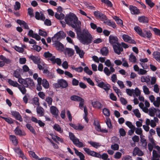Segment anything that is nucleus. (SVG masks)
Listing matches in <instances>:
<instances>
[{
  "mask_svg": "<svg viewBox=\"0 0 160 160\" xmlns=\"http://www.w3.org/2000/svg\"><path fill=\"white\" fill-rule=\"evenodd\" d=\"M81 28L80 27L75 30L78 39L84 45H88L91 43L93 40L92 35L87 30L84 29L81 30Z\"/></svg>",
  "mask_w": 160,
  "mask_h": 160,
  "instance_id": "1",
  "label": "nucleus"
},
{
  "mask_svg": "<svg viewBox=\"0 0 160 160\" xmlns=\"http://www.w3.org/2000/svg\"><path fill=\"white\" fill-rule=\"evenodd\" d=\"M65 21L67 24L74 28L75 31L77 29L81 27V22L78 20L77 16L73 13L70 12L67 14L65 17Z\"/></svg>",
  "mask_w": 160,
  "mask_h": 160,
  "instance_id": "2",
  "label": "nucleus"
},
{
  "mask_svg": "<svg viewBox=\"0 0 160 160\" xmlns=\"http://www.w3.org/2000/svg\"><path fill=\"white\" fill-rule=\"evenodd\" d=\"M43 56L46 58H48V60L50 61L53 64L57 63L59 66L61 65V60L59 58H56L55 56H53L49 51L44 52Z\"/></svg>",
  "mask_w": 160,
  "mask_h": 160,
  "instance_id": "3",
  "label": "nucleus"
},
{
  "mask_svg": "<svg viewBox=\"0 0 160 160\" xmlns=\"http://www.w3.org/2000/svg\"><path fill=\"white\" fill-rule=\"evenodd\" d=\"M69 137L70 139L72 141L74 144L77 147L79 148H81L85 146L83 143L79 141V140L76 138L72 133L71 132H69Z\"/></svg>",
  "mask_w": 160,
  "mask_h": 160,
  "instance_id": "4",
  "label": "nucleus"
},
{
  "mask_svg": "<svg viewBox=\"0 0 160 160\" xmlns=\"http://www.w3.org/2000/svg\"><path fill=\"white\" fill-rule=\"evenodd\" d=\"M66 34L63 31H59L52 38V42H55L64 38Z\"/></svg>",
  "mask_w": 160,
  "mask_h": 160,
  "instance_id": "5",
  "label": "nucleus"
},
{
  "mask_svg": "<svg viewBox=\"0 0 160 160\" xmlns=\"http://www.w3.org/2000/svg\"><path fill=\"white\" fill-rule=\"evenodd\" d=\"M94 15L97 19H100L101 21H105L107 19L106 16L99 11H95Z\"/></svg>",
  "mask_w": 160,
  "mask_h": 160,
  "instance_id": "6",
  "label": "nucleus"
},
{
  "mask_svg": "<svg viewBox=\"0 0 160 160\" xmlns=\"http://www.w3.org/2000/svg\"><path fill=\"white\" fill-rule=\"evenodd\" d=\"M112 47L115 52L118 55H119L121 52L123 51V49L121 45L119 43L114 45Z\"/></svg>",
  "mask_w": 160,
  "mask_h": 160,
  "instance_id": "7",
  "label": "nucleus"
},
{
  "mask_svg": "<svg viewBox=\"0 0 160 160\" xmlns=\"http://www.w3.org/2000/svg\"><path fill=\"white\" fill-rule=\"evenodd\" d=\"M109 42L112 46L119 43L118 38L116 36L110 35L109 38Z\"/></svg>",
  "mask_w": 160,
  "mask_h": 160,
  "instance_id": "8",
  "label": "nucleus"
},
{
  "mask_svg": "<svg viewBox=\"0 0 160 160\" xmlns=\"http://www.w3.org/2000/svg\"><path fill=\"white\" fill-rule=\"evenodd\" d=\"M122 37L125 42L131 44H136V43L135 40L132 39V38L128 35L123 34L122 35Z\"/></svg>",
  "mask_w": 160,
  "mask_h": 160,
  "instance_id": "9",
  "label": "nucleus"
},
{
  "mask_svg": "<svg viewBox=\"0 0 160 160\" xmlns=\"http://www.w3.org/2000/svg\"><path fill=\"white\" fill-rule=\"evenodd\" d=\"M84 151L89 155L97 158L99 156L98 153L93 151L91 150L88 148H83Z\"/></svg>",
  "mask_w": 160,
  "mask_h": 160,
  "instance_id": "10",
  "label": "nucleus"
},
{
  "mask_svg": "<svg viewBox=\"0 0 160 160\" xmlns=\"http://www.w3.org/2000/svg\"><path fill=\"white\" fill-rule=\"evenodd\" d=\"M25 86L26 88H33L35 87V84L33 80L30 78H27Z\"/></svg>",
  "mask_w": 160,
  "mask_h": 160,
  "instance_id": "11",
  "label": "nucleus"
},
{
  "mask_svg": "<svg viewBox=\"0 0 160 160\" xmlns=\"http://www.w3.org/2000/svg\"><path fill=\"white\" fill-rule=\"evenodd\" d=\"M144 153L143 152L139 149L138 148L136 147L134 149L132 155L134 156H135L136 155L138 156H141L143 155Z\"/></svg>",
  "mask_w": 160,
  "mask_h": 160,
  "instance_id": "12",
  "label": "nucleus"
},
{
  "mask_svg": "<svg viewBox=\"0 0 160 160\" xmlns=\"http://www.w3.org/2000/svg\"><path fill=\"white\" fill-rule=\"evenodd\" d=\"M35 18L37 20H40L44 21L45 19L43 13L42 12H39L37 11L35 12Z\"/></svg>",
  "mask_w": 160,
  "mask_h": 160,
  "instance_id": "13",
  "label": "nucleus"
},
{
  "mask_svg": "<svg viewBox=\"0 0 160 160\" xmlns=\"http://www.w3.org/2000/svg\"><path fill=\"white\" fill-rule=\"evenodd\" d=\"M11 114L16 119L19 120L20 122L22 121V118L18 112L16 111H12Z\"/></svg>",
  "mask_w": 160,
  "mask_h": 160,
  "instance_id": "14",
  "label": "nucleus"
},
{
  "mask_svg": "<svg viewBox=\"0 0 160 160\" xmlns=\"http://www.w3.org/2000/svg\"><path fill=\"white\" fill-rule=\"evenodd\" d=\"M58 82L59 83L60 87L62 88H65L68 86L67 81L62 79L58 80Z\"/></svg>",
  "mask_w": 160,
  "mask_h": 160,
  "instance_id": "15",
  "label": "nucleus"
},
{
  "mask_svg": "<svg viewBox=\"0 0 160 160\" xmlns=\"http://www.w3.org/2000/svg\"><path fill=\"white\" fill-rule=\"evenodd\" d=\"M14 151L18 154L19 157L22 158L23 160L26 159V157L24 155L23 153L21 150L18 147H16L14 149Z\"/></svg>",
  "mask_w": 160,
  "mask_h": 160,
  "instance_id": "16",
  "label": "nucleus"
},
{
  "mask_svg": "<svg viewBox=\"0 0 160 160\" xmlns=\"http://www.w3.org/2000/svg\"><path fill=\"white\" fill-rule=\"evenodd\" d=\"M28 57L30 59L32 60L36 64L40 62V61L41 60L40 58L36 56L31 55L28 56Z\"/></svg>",
  "mask_w": 160,
  "mask_h": 160,
  "instance_id": "17",
  "label": "nucleus"
},
{
  "mask_svg": "<svg viewBox=\"0 0 160 160\" xmlns=\"http://www.w3.org/2000/svg\"><path fill=\"white\" fill-rule=\"evenodd\" d=\"M74 47L76 53L79 55L80 57L81 58H82L85 54L83 51L81 49L77 46H75Z\"/></svg>",
  "mask_w": 160,
  "mask_h": 160,
  "instance_id": "18",
  "label": "nucleus"
},
{
  "mask_svg": "<svg viewBox=\"0 0 160 160\" xmlns=\"http://www.w3.org/2000/svg\"><path fill=\"white\" fill-rule=\"evenodd\" d=\"M129 9L132 14H138L139 13V9L135 6L132 5L130 6Z\"/></svg>",
  "mask_w": 160,
  "mask_h": 160,
  "instance_id": "19",
  "label": "nucleus"
},
{
  "mask_svg": "<svg viewBox=\"0 0 160 160\" xmlns=\"http://www.w3.org/2000/svg\"><path fill=\"white\" fill-rule=\"evenodd\" d=\"M17 22L21 26L22 25L24 28L27 29H29V27L28 24L24 21L18 19L17 21Z\"/></svg>",
  "mask_w": 160,
  "mask_h": 160,
  "instance_id": "20",
  "label": "nucleus"
},
{
  "mask_svg": "<svg viewBox=\"0 0 160 160\" xmlns=\"http://www.w3.org/2000/svg\"><path fill=\"white\" fill-rule=\"evenodd\" d=\"M51 113L53 115L57 116L58 113V110L57 108L54 106H52L50 108Z\"/></svg>",
  "mask_w": 160,
  "mask_h": 160,
  "instance_id": "21",
  "label": "nucleus"
},
{
  "mask_svg": "<svg viewBox=\"0 0 160 160\" xmlns=\"http://www.w3.org/2000/svg\"><path fill=\"white\" fill-rule=\"evenodd\" d=\"M92 104L93 107L95 108L100 109L103 107V105L99 102L98 101L92 102Z\"/></svg>",
  "mask_w": 160,
  "mask_h": 160,
  "instance_id": "22",
  "label": "nucleus"
},
{
  "mask_svg": "<svg viewBox=\"0 0 160 160\" xmlns=\"http://www.w3.org/2000/svg\"><path fill=\"white\" fill-rule=\"evenodd\" d=\"M14 132L16 135H19L20 136H25L26 133L22 131L18 127H17L14 130Z\"/></svg>",
  "mask_w": 160,
  "mask_h": 160,
  "instance_id": "23",
  "label": "nucleus"
},
{
  "mask_svg": "<svg viewBox=\"0 0 160 160\" xmlns=\"http://www.w3.org/2000/svg\"><path fill=\"white\" fill-rule=\"evenodd\" d=\"M73 149L74 150L75 153L79 157L80 160H85L84 159L85 156L82 153L79 152L75 148H74Z\"/></svg>",
  "mask_w": 160,
  "mask_h": 160,
  "instance_id": "24",
  "label": "nucleus"
},
{
  "mask_svg": "<svg viewBox=\"0 0 160 160\" xmlns=\"http://www.w3.org/2000/svg\"><path fill=\"white\" fill-rule=\"evenodd\" d=\"M65 52L67 54L68 56L71 57L73 56L74 53L73 50L70 48H66L65 50Z\"/></svg>",
  "mask_w": 160,
  "mask_h": 160,
  "instance_id": "25",
  "label": "nucleus"
},
{
  "mask_svg": "<svg viewBox=\"0 0 160 160\" xmlns=\"http://www.w3.org/2000/svg\"><path fill=\"white\" fill-rule=\"evenodd\" d=\"M144 136H140L141 142H142V147L146 149L147 147V142L146 139L144 138Z\"/></svg>",
  "mask_w": 160,
  "mask_h": 160,
  "instance_id": "26",
  "label": "nucleus"
},
{
  "mask_svg": "<svg viewBox=\"0 0 160 160\" xmlns=\"http://www.w3.org/2000/svg\"><path fill=\"white\" fill-rule=\"evenodd\" d=\"M157 110L154 107L150 108L148 109L149 115L151 117H154L155 113H156Z\"/></svg>",
  "mask_w": 160,
  "mask_h": 160,
  "instance_id": "27",
  "label": "nucleus"
},
{
  "mask_svg": "<svg viewBox=\"0 0 160 160\" xmlns=\"http://www.w3.org/2000/svg\"><path fill=\"white\" fill-rule=\"evenodd\" d=\"M134 29L136 32L141 36L145 37V35L143 34L141 28L138 26H136L134 28Z\"/></svg>",
  "mask_w": 160,
  "mask_h": 160,
  "instance_id": "28",
  "label": "nucleus"
},
{
  "mask_svg": "<svg viewBox=\"0 0 160 160\" xmlns=\"http://www.w3.org/2000/svg\"><path fill=\"white\" fill-rule=\"evenodd\" d=\"M54 45L55 46L58 50H62L63 49L64 46L63 45L58 41L55 42Z\"/></svg>",
  "mask_w": 160,
  "mask_h": 160,
  "instance_id": "29",
  "label": "nucleus"
},
{
  "mask_svg": "<svg viewBox=\"0 0 160 160\" xmlns=\"http://www.w3.org/2000/svg\"><path fill=\"white\" fill-rule=\"evenodd\" d=\"M138 20L140 22L143 23H148V18L143 16L139 17Z\"/></svg>",
  "mask_w": 160,
  "mask_h": 160,
  "instance_id": "30",
  "label": "nucleus"
},
{
  "mask_svg": "<svg viewBox=\"0 0 160 160\" xmlns=\"http://www.w3.org/2000/svg\"><path fill=\"white\" fill-rule=\"evenodd\" d=\"M37 64L38 68L40 70H42L46 66L44 62L41 61V60L40 61V62Z\"/></svg>",
  "mask_w": 160,
  "mask_h": 160,
  "instance_id": "31",
  "label": "nucleus"
},
{
  "mask_svg": "<svg viewBox=\"0 0 160 160\" xmlns=\"http://www.w3.org/2000/svg\"><path fill=\"white\" fill-rule=\"evenodd\" d=\"M37 112L40 116H42L44 114V109L41 107H38L37 108Z\"/></svg>",
  "mask_w": 160,
  "mask_h": 160,
  "instance_id": "32",
  "label": "nucleus"
},
{
  "mask_svg": "<svg viewBox=\"0 0 160 160\" xmlns=\"http://www.w3.org/2000/svg\"><path fill=\"white\" fill-rule=\"evenodd\" d=\"M13 75L17 78H19L21 77V71L20 69H17L14 71Z\"/></svg>",
  "mask_w": 160,
  "mask_h": 160,
  "instance_id": "33",
  "label": "nucleus"
},
{
  "mask_svg": "<svg viewBox=\"0 0 160 160\" xmlns=\"http://www.w3.org/2000/svg\"><path fill=\"white\" fill-rule=\"evenodd\" d=\"M99 155L98 157L97 158H101L103 160H110V159L108 158V155L106 153H104L102 155H100L99 153H98Z\"/></svg>",
  "mask_w": 160,
  "mask_h": 160,
  "instance_id": "34",
  "label": "nucleus"
},
{
  "mask_svg": "<svg viewBox=\"0 0 160 160\" xmlns=\"http://www.w3.org/2000/svg\"><path fill=\"white\" fill-rule=\"evenodd\" d=\"M18 87L23 94H24L26 93L27 90L25 88L26 87L25 86H22L19 84Z\"/></svg>",
  "mask_w": 160,
  "mask_h": 160,
  "instance_id": "35",
  "label": "nucleus"
},
{
  "mask_svg": "<svg viewBox=\"0 0 160 160\" xmlns=\"http://www.w3.org/2000/svg\"><path fill=\"white\" fill-rule=\"evenodd\" d=\"M53 128L55 130L60 133L63 132V130L61 129L60 126L58 124H55L53 126Z\"/></svg>",
  "mask_w": 160,
  "mask_h": 160,
  "instance_id": "36",
  "label": "nucleus"
},
{
  "mask_svg": "<svg viewBox=\"0 0 160 160\" xmlns=\"http://www.w3.org/2000/svg\"><path fill=\"white\" fill-rule=\"evenodd\" d=\"M153 58L158 62H160V52H156L153 53Z\"/></svg>",
  "mask_w": 160,
  "mask_h": 160,
  "instance_id": "37",
  "label": "nucleus"
},
{
  "mask_svg": "<svg viewBox=\"0 0 160 160\" xmlns=\"http://www.w3.org/2000/svg\"><path fill=\"white\" fill-rule=\"evenodd\" d=\"M52 138L54 141L57 142H58L61 143H62L63 142V139L58 136L53 135V136H52Z\"/></svg>",
  "mask_w": 160,
  "mask_h": 160,
  "instance_id": "38",
  "label": "nucleus"
},
{
  "mask_svg": "<svg viewBox=\"0 0 160 160\" xmlns=\"http://www.w3.org/2000/svg\"><path fill=\"white\" fill-rule=\"evenodd\" d=\"M139 106L140 108L142 109V111L146 113H148V109L147 107L144 106V104L142 102H140L139 104Z\"/></svg>",
  "mask_w": 160,
  "mask_h": 160,
  "instance_id": "39",
  "label": "nucleus"
},
{
  "mask_svg": "<svg viewBox=\"0 0 160 160\" xmlns=\"http://www.w3.org/2000/svg\"><path fill=\"white\" fill-rule=\"evenodd\" d=\"M27 128L33 134L35 135L36 132L30 124H27L26 125Z\"/></svg>",
  "mask_w": 160,
  "mask_h": 160,
  "instance_id": "40",
  "label": "nucleus"
},
{
  "mask_svg": "<svg viewBox=\"0 0 160 160\" xmlns=\"http://www.w3.org/2000/svg\"><path fill=\"white\" fill-rule=\"evenodd\" d=\"M100 52L103 56H106L108 54V50L107 48L104 47L101 49Z\"/></svg>",
  "mask_w": 160,
  "mask_h": 160,
  "instance_id": "41",
  "label": "nucleus"
},
{
  "mask_svg": "<svg viewBox=\"0 0 160 160\" xmlns=\"http://www.w3.org/2000/svg\"><path fill=\"white\" fill-rule=\"evenodd\" d=\"M82 99V98H81L80 97L75 95L72 96L70 97V99H71V100L75 101H80L81 99Z\"/></svg>",
  "mask_w": 160,
  "mask_h": 160,
  "instance_id": "42",
  "label": "nucleus"
},
{
  "mask_svg": "<svg viewBox=\"0 0 160 160\" xmlns=\"http://www.w3.org/2000/svg\"><path fill=\"white\" fill-rule=\"evenodd\" d=\"M154 105L157 107H159L160 105V97H158L156 100H154L153 102Z\"/></svg>",
  "mask_w": 160,
  "mask_h": 160,
  "instance_id": "43",
  "label": "nucleus"
},
{
  "mask_svg": "<svg viewBox=\"0 0 160 160\" xmlns=\"http://www.w3.org/2000/svg\"><path fill=\"white\" fill-rule=\"evenodd\" d=\"M55 18L59 20H61L63 19L64 18H65L64 15L62 13H60V14L56 13L55 15Z\"/></svg>",
  "mask_w": 160,
  "mask_h": 160,
  "instance_id": "44",
  "label": "nucleus"
},
{
  "mask_svg": "<svg viewBox=\"0 0 160 160\" xmlns=\"http://www.w3.org/2000/svg\"><path fill=\"white\" fill-rule=\"evenodd\" d=\"M8 82L11 86L18 87L19 84L16 81H14L10 79H8Z\"/></svg>",
  "mask_w": 160,
  "mask_h": 160,
  "instance_id": "45",
  "label": "nucleus"
},
{
  "mask_svg": "<svg viewBox=\"0 0 160 160\" xmlns=\"http://www.w3.org/2000/svg\"><path fill=\"white\" fill-rule=\"evenodd\" d=\"M88 143L92 147L95 148H97L98 147L101 146V144L99 142L90 141L88 142Z\"/></svg>",
  "mask_w": 160,
  "mask_h": 160,
  "instance_id": "46",
  "label": "nucleus"
},
{
  "mask_svg": "<svg viewBox=\"0 0 160 160\" xmlns=\"http://www.w3.org/2000/svg\"><path fill=\"white\" fill-rule=\"evenodd\" d=\"M42 85L45 88H48L49 87V83L48 81L45 79L42 80Z\"/></svg>",
  "mask_w": 160,
  "mask_h": 160,
  "instance_id": "47",
  "label": "nucleus"
},
{
  "mask_svg": "<svg viewBox=\"0 0 160 160\" xmlns=\"http://www.w3.org/2000/svg\"><path fill=\"white\" fill-rule=\"evenodd\" d=\"M106 24L109 26H111L113 28H115L116 27V25L113 22H111L110 20H108L106 22Z\"/></svg>",
  "mask_w": 160,
  "mask_h": 160,
  "instance_id": "48",
  "label": "nucleus"
},
{
  "mask_svg": "<svg viewBox=\"0 0 160 160\" xmlns=\"http://www.w3.org/2000/svg\"><path fill=\"white\" fill-rule=\"evenodd\" d=\"M10 137L12 142L14 145H17L18 144V142L16 136L14 135H10Z\"/></svg>",
  "mask_w": 160,
  "mask_h": 160,
  "instance_id": "49",
  "label": "nucleus"
},
{
  "mask_svg": "<svg viewBox=\"0 0 160 160\" xmlns=\"http://www.w3.org/2000/svg\"><path fill=\"white\" fill-rule=\"evenodd\" d=\"M143 34L145 35V37H143L144 38H150L152 35V34L150 31H145L143 32Z\"/></svg>",
  "mask_w": 160,
  "mask_h": 160,
  "instance_id": "50",
  "label": "nucleus"
},
{
  "mask_svg": "<svg viewBox=\"0 0 160 160\" xmlns=\"http://www.w3.org/2000/svg\"><path fill=\"white\" fill-rule=\"evenodd\" d=\"M137 59L135 56L132 54H131L129 55V60L130 62H133L135 63L136 62Z\"/></svg>",
  "mask_w": 160,
  "mask_h": 160,
  "instance_id": "51",
  "label": "nucleus"
},
{
  "mask_svg": "<svg viewBox=\"0 0 160 160\" xmlns=\"http://www.w3.org/2000/svg\"><path fill=\"white\" fill-rule=\"evenodd\" d=\"M83 79L84 80H86L87 81V82L91 85L92 86H94V82L92 81L91 79L90 78H87L85 77H84L83 78Z\"/></svg>",
  "mask_w": 160,
  "mask_h": 160,
  "instance_id": "52",
  "label": "nucleus"
},
{
  "mask_svg": "<svg viewBox=\"0 0 160 160\" xmlns=\"http://www.w3.org/2000/svg\"><path fill=\"white\" fill-rule=\"evenodd\" d=\"M0 118L4 119L6 122L9 124H12L13 122L12 119L10 118H5L1 116H0Z\"/></svg>",
  "mask_w": 160,
  "mask_h": 160,
  "instance_id": "53",
  "label": "nucleus"
},
{
  "mask_svg": "<svg viewBox=\"0 0 160 160\" xmlns=\"http://www.w3.org/2000/svg\"><path fill=\"white\" fill-rule=\"evenodd\" d=\"M33 104L39 106V99L38 97H34L32 99Z\"/></svg>",
  "mask_w": 160,
  "mask_h": 160,
  "instance_id": "54",
  "label": "nucleus"
},
{
  "mask_svg": "<svg viewBox=\"0 0 160 160\" xmlns=\"http://www.w3.org/2000/svg\"><path fill=\"white\" fill-rule=\"evenodd\" d=\"M18 82L22 86H26V78L24 79L21 77L18 78Z\"/></svg>",
  "mask_w": 160,
  "mask_h": 160,
  "instance_id": "55",
  "label": "nucleus"
},
{
  "mask_svg": "<svg viewBox=\"0 0 160 160\" xmlns=\"http://www.w3.org/2000/svg\"><path fill=\"white\" fill-rule=\"evenodd\" d=\"M150 81V78L147 77L143 76L141 78V81L143 82H146L148 83Z\"/></svg>",
  "mask_w": 160,
  "mask_h": 160,
  "instance_id": "56",
  "label": "nucleus"
},
{
  "mask_svg": "<svg viewBox=\"0 0 160 160\" xmlns=\"http://www.w3.org/2000/svg\"><path fill=\"white\" fill-rule=\"evenodd\" d=\"M84 71L87 74L89 75H92V71L89 70L88 67H85L84 68Z\"/></svg>",
  "mask_w": 160,
  "mask_h": 160,
  "instance_id": "57",
  "label": "nucleus"
},
{
  "mask_svg": "<svg viewBox=\"0 0 160 160\" xmlns=\"http://www.w3.org/2000/svg\"><path fill=\"white\" fill-rule=\"evenodd\" d=\"M135 130V133L137 134L140 135V136H143L142 134V131L141 128H136Z\"/></svg>",
  "mask_w": 160,
  "mask_h": 160,
  "instance_id": "58",
  "label": "nucleus"
},
{
  "mask_svg": "<svg viewBox=\"0 0 160 160\" xmlns=\"http://www.w3.org/2000/svg\"><path fill=\"white\" fill-rule=\"evenodd\" d=\"M21 8V4L20 3L17 1L15 2V5H14V9L15 10H19Z\"/></svg>",
  "mask_w": 160,
  "mask_h": 160,
  "instance_id": "59",
  "label": "nucleus"
},
{
  "mask_svg": "<svg viewBox=\"0 0 160 160\" xmlns=\"http://www.w3.org/2000/svg\"><path fill=\"white\" fill-rule=\"evenodd\" d=\"M102 112L103 114L106 116L108 117L110 115L109 110L106 108H104L103 109Z\"/></svg>",
  "mask_w": 160,
  "mask_h": 160,
  "instance_id": "60",
  "label": "nucleus"
},
{
  "mask_svg": "<svg viewBox=\"0 0 160 160\" xmlns=\"http://www.w3.org/2000/svg\"><path fill=\"white\" fill-rule=\"evenodd\" d=\"M143 92L145 94L148 95L150 93L148 88L146 85L143 86Z\"/></svg>",
  "mask_w": 160,
  "mask_h": 160,
  "instance_id": "61",
  "label": "nucleus"
},
{
  "mask_svg": "<svg viewBox=\"0 0 160 160\" xmlns=\"http://www.w3.org/2000/svg\"><path fill=\"white\" fill-rule=\"evenodd\" d=\"M126 92L128 95L132 96V94L134 92V90L133 89H130L127 88L126 89Z\"/></svg>",
  "mask_w": 160,
  "mask_h": 160,
  "instance_id": "62",
  "label": "nucleus"
},
{
  "mask_svg": "<svg viewBox=\"0 0 160 160\" xmlns=\"http://www.w3.org/2000/svg\"><path fill=\"white\" fill-rule=\"evenodd\" d=\"M152 158H160V154H158L156 150H154L152 151Z\"/></svg>",
  "mask_w": 160,
  "mask_h": 160,
  "instance_id": "63",
  "label": "nucleus"
},
{
  "mask_svg": "<svg viewBox=\"0 0 160 160\" xmlns=\"http://www.w3.org/2000/svg\"><path fill=\"white\" fill-rule=\"evenodd\" d=\"M111 146V148L114 150H117L119 149V146L118 144L115 143Z\"/></svg>",
  "mask_w": 160,
  "mask_h": 160,
  "instance_id": "64",
  "label": "nucleus"
}]
</instances>
